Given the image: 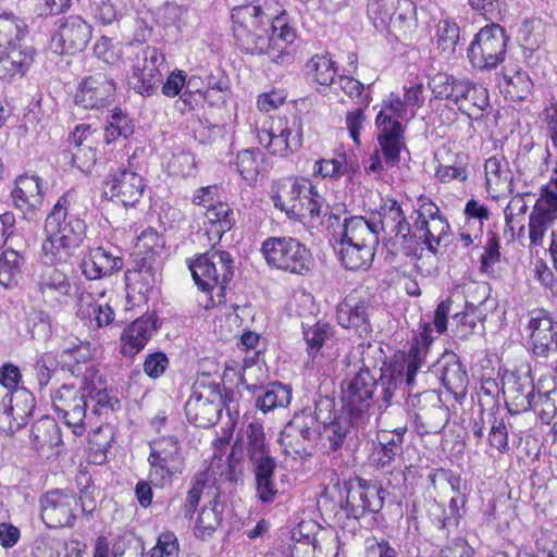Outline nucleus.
<instances>
[{
  "label": "nucleus",
  "instance_id": "nucleus-50",
  "mask_svg": "<svg viewBox=\"0 0 557 557\" xmlns=\"http://www.w3.org/2000/svg\"><path fill=\"white\" fill-rule=\"evenodd\" d=\"M304 339L307 344V351L315 356L324 343L333 337V326L329 322L318 321L314 324H302Z\"/></svg>",
  "mask_w": 557,
  "mask_h": 557
},
{
  "label": "nucleus",
  "instance_id": "nucleus-54",
  "mask_svg": "<svg viewBox=\"0 0 557 557\" xmlns=\"http://www.w3.org/2000/svg\"><path fill=\"white\" fill-rule=\"evenodd\" d=\"M222 520L221 512L216 508V502L211 500L205 505L195 522V535L201 540L212 535Z\"/></svg>",
  "mask_w": 557,
  "mask_h": 557
},
{
  "label": "nucleus",
  "instance_id": "nucleus-59",
  "mask_svg": "<svg viewBox=\"0 0 557 557\" xmlns=\"http://www.w3.org/2000/svg\"><path fill=\"white\" fill-rule=\"evenodd\" d=\"M133 131L134 126L128 117L121 110L115 109L107 121L103 138L107 144H111L120 137H128Z\"/></svg>",
  "mask_w": 557,
  "mask_h": 557
},
{
  "label": "nucleus",
  "instance_id": "nucleus-30",
  "mask_svg": "<svg viewBox=\"0 0 557 557\" xmlns=\"http://www.w3.org/2000/svg\"><path fill=\"white\" fill-rule=\"evenodd\" d=\"M301 188L302 183L292 177L278 182L271 195L274 206L290 218L301 220L304 216V207L299 202L302 196Z\"/></svg>",
  "mask_w": 557,
  "mask_h": 557
},
{
  "label": "nucleus",
  "instance_id": "nucleus-40",
  "mask_svg": "<svg viewBox=\"0 0 557 557\" xmlns=\"http://www.w3.org/2000/svg\"><path fill=\"white\" fill-rule=\"evenodd\" d=\"M498 85L506 98L519 101L528 97L532 84L525 72L517 65H508L504 69Z\"/></svg>",
  "mask_w": 557,
  "mask_h": 557
},
{
  "label": "nucleus",
  "instance_id": "nucleus-7",
  "mask_svg": "<svg viewBox=\"0 0 557 557\" xmlns=\"http://www.w3.org/2000/svg\"><path fill=\"white\" fill-rule=\"evenodd\" d=\"M269 265L285 272L305 275L310 271L311 253L293 237H269L261 246Z\"/></svg>",
  "mask_w": 557,
  "mask_h": 557
},
{
  "label": "nucleus",
  "instance_id": "nucleus-35",
  "mask_svg": "<svg viewBox=\"0 0 557 557\" xmlns=\"http://www.w3.org/2000/svg\"><path fill=\"white\" fill-rule=\"evenodd\" d=\"M484 170L488 189L496 193H513L512 172L504 156L496 154L486 159Z\"/></svg>",
  "mask_w": 557,
  "mask_h": 557
},
{
  "label": "nucleus",
  "instance_id": "nucleus-24",
  "mask_svg": "<svg viewBox=\"0 0 557 557\" xmlns=\"http://www.w3.org/2000/svg\"><path fill=\"white\" fill-rule=\"evenodd\" d=\"M143 177L127 169H120L106 183L104 194L115 198L123 206H134L143 196Z\"/></svg>",
  "mask_w": 557,
  "mask_h": 557
},
{
  "label": "nucleus",
  "instance_id": "nucleus-20",
  "mask_svg": "<svg viewBox=\"0 0 557 557\" xmlns=\"http://www.w3.org/2000/svg\"><path fill=\"white\" fill-rule=\"evenodd\" d=\"M91 39V27L81 16L72 15L61 23L51 44L55 52L75 54L83 51Z\"/></svg>",
  "mask_w": 557,
  "mask_h": 557
},
{
  "label": "nucleus",
  "instance_id": "nucleus-11",
  "mask_svg": "<svg viewBox=\"0 0 557 557\" xmlns=\"http://www.w3.org/2000/svg\"><path fill=\"white\" fill-rule=\"evenodd\" d=\"M164 69V54L156 47L146 46L134 59L128 86L141 96H152L162 79Z\"/></svg>",
  "mask_w": 557,
  "mask_h": 557
},
{
  "label": "nucleus",
  "instance_id": "nucleus-28",
  "mask_svg": "<svg viewBox=\"0 0 557 557\" xmlns=\"http://www.w3.org/2000/svg\"><path fill=\"white\" fill-rule=\"evenodd\" d=\"M503 392L507 409L511 414L531 409L535 396V386L531 377L512 375L504 384Z\"/></svg>",
  "mask_w": 557,
  "mask_h": 557
},
{
  "label": "nucleus",
  "instance_id": "nucleus-13",
  "mask_svg": "<svg viewBox=\"0 0 557 557\" xmlns=\"http://www.w3.org/2000/svg\"><path fill=\"white\" fill-rule=\"evenodd\" d=\"M52 407L65 424L73 429L74 434L82 435L85 431L88 400L84 385L79 388L64 384L51 395Z\"/></svg>",
  "mask_w": 557,
  "mask_h": 557
},
{
  "label": "nucleus",
  "instance_id": "nucleus-48",
  "mask_svg": "<svg viewBox=\"0 0 557 557\" xmlns=\"http://www.w3.org/2000/svg\"><path fill=\"white\" fill-rule=\"evenodd\" d=\"M202 91L205 101L212 107H221L231 95L230 79L221 72L210 74L206 77V86Z\"/></svg>",
  "mask_w": 557,
  "mask_h": 557
},
{
  "label": "nucleus",
  "instance_id": "nucleus-46",
  "mask_svg": "<svg viewBox=\"0 0 557 557\" xmlns=\"http://www.w3.org/2000/svg\"><path fill=\"white\" fill-rule=\"evenodd\" d=\"M356 426L350 417H334V419L319 426L318 438L325 441L331 450L339 449L346 436L348 435L350 428Z\"/></svg>",
  "mask_w": 557,
  "mask_h": 557
},
{
  "label": "nucleus",
  "instance_id": "nucleus-53",
  "mask_svg": "<svg viewBox=\"0 0 557 557\" xmlns=\"http://www.w3.org/2000/svg\"><path fill=\"white\" fill-rule=\"evenodd\" d=\"M26 24L13 14L0 15V48L9 49L25 36Z\"/></svg>",
  "mask_w": 557,
  "mask_h": 557
},
{
  "label": "nucleus",
  "instance_id": "nucleus-9",
  "mask_svg": "<svg viewBox=\"0 0 557 557\" xmlns=\"http://www.w3.org/2000/svg\"><path fill=\"white\" fill-rule=\"evenodd\" d=\"M318 431L312 411L305 409L285 425L278 442L287 456L304 459L313 455Z\"/></svg>",
  "mask_w": 557,
  "mask_h": 557
},
{
  "label": "nucleus",
  "instance_id": "nucleus-61",
  "mask_svg": "<svg viewBox=\"0 0 557 557\" xmlns=\"http://www.w3.org/2000/svg\"><path fill=\"white\" fill-rule=\"evenodd\" d=\"M488 443L492 448L504 454L509 450L508 431L505 421L495 417L492 412H487Z\"/></svg>",
  "mask_w": 557,
  "mask_h": 557
},
{
  "label": "nucleus",
  "instance_id": "nucleus-4",
  "mask_svg": "<svg viewBox=\"0 0 557 557\" xmlns=\"http://www.w3.org/2000/svg\"><path fill=\"white\" fill-rule=\"evenodd\" d=\"M246 433V456L255 475L257 496L262 503H271L278 493L274 479L275 458L271 455L269 445L265 443L261 424L249 423Z\"/></svg>",
  "mask_w": 557,
  "mask_h": 557
},
{
  "label": "nucleus",
  "instance_id": "nucleus-18",
  "mask_svg": "<svg viewBox=\"0 0 557 557\" xmlns=\"http://www.w3.org/2000/svg\"><path fill=\"white\" fill-rule=\"evenodd\" d=\"M527 329L530 332V349L534 356L547 358L557 352V321L547 311H532Z\"/></svg>",
  "mask_w": 557,
  "mask_h": 557
},
{
  "label": "nucleus",
  "instance_id": "nucleus-43",
  "mask_svg": "<svg viewBox=\"0 0 557 557\" xmlns=\"http://www.w3.org/2000/svg\"><path fill=\"white\" fill-rule=\"evenodd\" d=\"M25 263V250L7 247L0 257V285L9 288L22 277Z\"/></svg>",
  "mask_w": 557,
  "mask_h": 557
},
{
  "label": "nucleus",
  "instance_id": "nucleus-10",
  "mask_svg": "<svg viewBox=\"0 0 557 557\" xmlns=\"http://www.w3.org/2000/svg\"><path fill=\"white\" fill-rule=\"evenodd\" d=\"M508 37L498 24H490L480 29L468 48L471 64L480 70L496 67L504 61Z\"/></svg>",
  "mask_w": 557,
  "mask_h": 557
},
{
  "label": "nucleus",
  "instance_id": "nucleus-45",
  "mask_svg": "<svg viewBox=\"0 0 557 557\" xmlns=\"http://www.w3.org/2000/svg\"><path fill=\"white\" fill-rule=\"evenodd\" d=\"M406 428H397L394 431H382L377 435L380 448L376 450V462L384 467L394 461L403 450L404 434Z\"/></svg>",
  "mask_w": 557,
  "mask_h": 557
},
{
  "label": "nucleus",
  "instance_id": "nucleus-12",
  "mask_svg": "<svg viewBox=\"0 0 557 557\" xmlns=\"http://www.w3.org/2000/svg\"><path fill=\"white\" fill-rule=\"evenodd\" d=\"M258 141L274 156L287 157L296 152L302 144L301 122L296 117L292 120L277 117L272 120L269 128L258 131Z\"/></svg>",
  "mask_w": 557,
  "mask_h": 557
},
{
  "label": "nucleus",
  "instance_id": "nucleus-44",
  "mask_svg": "<svg viewBox=\"0 0 557 557\" xmlns=\"http://www.w3.org/2000/svg\"><path fill=\"white\" fill-rule=\"evenodd\" d=\"M17 424L23 428L35 409V398L26 388H14L2 397Z\"/></svg>",
  "mask_w": 557,
  "mask_h": 557
},
{
  "label": "nucleus",
  "instance_id": "nucleus-21",
  "mask_svg": "<svg viewBox=\"0 0 557 557\" xmlns=\"http://www.w3.org/2000/svg\"><path fill=\"white\" fill-rule=\"evenodd\" d=\"M115 82L103 73L86 77L75 95V103L85 109H100L112 103Z\"/></svg>",
  "mask_w": 557,
  "mask_h": 557
},
{
  "label": "nucleus",
  "instance_id": "nucleus-51",
  "mask_svg": "<svg viewBox=\"0 0 557 557\" xmlns=\"http://www.w3.org/2000/svg\"><path fill=\"white\" fill-rule=\"evenodd\" d=\"M308 74L319 85L329 86L334 83L337 69L334 61L326 54H315L306 64Z\"/></svg>",
  "mask_w": 557,
  "mask_h": 557
},
{
  "label": "nucleus",
  "instance_id": "nucleus-15",
  "mask_svg": "<svg viewBox=\"0 0 557 557\" xmlns=\"http://www.w3.org/2000/svg\"><path fill=\"white\" fill-rule=\"evenodd\" d=\"M410 404L416 408L414 425L421 436L436 434L447 424L448 408L435 392L425 391L410 396Z\"/></svg>",
  "mask_w": 557,
  "mask_h": 557
},
{
  "label": "nucleus",
  "instance_id": "nucleus-42",
  "mask_svg": "<svg viewBox=\"0 0 557 557\" xmlns=\"http://www.w3.org/2000/svg\"><path fill=\"white\" fill-rule=\"evenodd\" d=\"M414 227L422 234L424 243L431 252H436L437 247L446 245L448 238L449 224L443 216L431 220L417 219Z\"/></svg>",
  "mask_w": 557,
  "mask_h": 557
},
{
  "label": "nucleus",
  "instance_id": "nucleus-25",
  "mask_svg": "<svg viewBox=\"0 0 557 557\" xmlns=\"http://www.w3.org/2000/svg\"><path fill=\"white\" fill-rule=\"evenodd\" d=\"M81 268L87 280H100L119 272L123 268V259L103 247H96L84 257Z\"/></svg>",
  "mask_w": 557,
  "mask_h": 557
},
{
  "label": "nucleus",
  "instance_id": "nucleus-29",
  "mask_svg": "<svg viewBox=\"0 0 557 557\" xmlns=\"http://www.w3.org/2000/svg\"><path fill=\"white\" fill-rule=\"evenodd\" d=\"M14 206L25 214L35 212L44 201L42 181L38 176L22 175L11 191Z\"/></svg>",
  "mask_w": 557,
  "mask_h": 557
},
{
  "label": "nucleus",
  "instance_id": "nucleus-38",
  "mask_svg": "<svg viewBox=\"0 0 557 557\" xmlns=\"http://www.w3.org/2000/svg\"><path fill=\"white\" fill-rule=\"evenodd\" d=\"M29 438L33 447L42 453L62 444L60 428L50 417H42L32 425Z\"/></svg>",
  "mask_w": 557,
  "mask_h": 557
},
{
  "label": "nucleus",
  "instance_id": "nucleus-22",
  "mask_svg": "<svg viewBox=\"0 0 557 557\" xmlns=\"http://www.w3.org/2000/svg\"><path fill=\"white\" fill-rule=\"evenodd\" d=\"M369 309L367 301L351 293L338 305L336 318L343 327L352 330L361 338L368 337L372 333Z\"/></svg>",
  "mask_w": 557,
  "mask_h": 557
},
{
  "label": "nucleus",
  "instance_id": "nucleus-37",
  "mask_svg": "<svg viewBox=\"0 0 557 557\" xmlns=\"http://www.w3.org/2000/svg\"><path fill=\"white\" fill-rule=\"evenodd\" d=\"M429 87L436 98L445 99L459 107L465 92L469 91V81L446 73H437L429 81Z\"/></svg>",
  "mask_w": 557,
  "mask_h": 557
},
{
  "label": "nucleus",
  "instance_id": "nucleus-34",
  "mask_svg": "<svg viewBox=\"0 0 557 557\" xmlns=\"http://www.w3.org/2000/svg\"><path fill=\"white\" fill-rule=\"evenodd\" d=\"M339 240L377 246L379 227L363 216H350L344 220Z\"/></svg>",
  "mask_w": 557,
  "mask_h": 557
},
{
  "label": "nucleus",
  "instance_id": "nucleus-32",
  "mask_svg": "<svg viewBox=\"0 0 557 557\" xmlns=\"http://www.w3.org/2000/svg\"><path fill=\"white\" fill-rule=\"evenodd\" d=\"M380 216V228L389 236H400L404 239L410 234V224L407 221L405 213L395 199H386L380 206L377 211Z\"/></svg>",
  "mask_w": 557,
  "mask_h": 557
},
{
  "label": "nucleus",
  "instance_id": "nucleus-31",
  "mask_svg": "<svg viewBox=\"0 0 557 557\" xmlns=\"http://www.w3.org/2000/svg\"><path fill=\"white\" fill-rule=\"evenodd\" d=\"M34 61L33 50L22 45L12 46L0 54V79L22 77Z\"/></svg>",
  "mask_w": 557,
  "mask_h": 557
},
{
  "label": "nucleus",
  "instance_id": "nucleus-5",
  "mask_svg": "<svg viewBox=\"0 0 557 557\" xmlns=\"http://www.w3.org/2000/svg\"><path fill=\"white\" fill-rule=\"evenodd\" d=\"M367 13L376 29L396 39H406L417 26V9L411 0H369Z\"/></svg>",
  "mask_w": 557,
  "mask_h": 557
},
{
  "label": "nucleus",
  "instance_id": "nucleus-14",
  "mask_svg": "<svg viewBox=\"0 0 557 557\" xmlns=\"http://www.w3.org/2000/svg\"><path fill=\"white\" fill-rule=\"evenodd\" d=\"M221 401L219 385H194L193 393L185 404V414L196 426H212L219 421Z\"/></svg>",
  "mask_w": 557,
  "mask_h": 557
},
{
  "label": "nucleus",
  "instance_id": "nucleus-8",
  "mask_svg": "<svg viewBox=\"0 0 557 557\" xmlns=\"http://www.w3.org/2000/svg\"><path fill=\"white\" fill-rule=\"evenodd\" d=\"M189 270L201 290L219 288L223 292L234 275V260L227 251L210 250L193 261Z\"/></svg>",
  "mask_w": 557,
  "mask_h": 557
},
{
  "label": "nucleus",
  "instance_id": "nucleus-16",
  "mask_svg": "<svg viewBox=\"0 0 557 557\" xmlns=\"http://www.w3.org/2000/svg\"><path fill=\"white\" fill-rule=\"evenodd\" d=\"M384 495L385 491L381 486L356 478L348 485L344 509L355 519H360L367 513H376L383 508Z\"/></svg>",
  "mask_w": 557,
  "mask_h": 557
},
{
  "label": "nucleus",
  "instance_id": "nucleus-27",
  "mask_svg": "<svg viewBox=\"0 0 557 557\" xmlns=\"http://www.w3.org/2000/svg\"><path fill=\"white\" fill-rule=\"evenodd\" d=\"M92 134L89 125H79L70 135L69 151L72 156V163L82 172H90L97 161Z\"/></svg>",
  "mask_w": 557,
  "mask_h": 557
},
{
  "label": "nucleus",
  "instance_id": "nucleus-39",
  "mask_svg": "<svg viewBox=\"0 0 557 557\" xmlns=\"http://www.w3.org/2000/svg\"><path fill=\"white\" fill-rule=\"evenodd\" d=\"M84 391L87 394V399L90 398L95 401L92 413L100 414L102 409L113 410L117 403L109 396L106 381L101 375H98V370L94 367H88L84 373Z\"/></svg>",
  "mask_w": 557,
  "mask_h": 557
},
{
  "label": "nucleus",
  "instance_id": "nucleus-64",
  "mask_svg": "<svg viewBox=\"0 0 557 557\" xmlns=\"http://www.w3.org/2000/svg\"><path fill=\"white\" fill-rule=\"evenodd\" d=\"M531 409L544 424H549L557 414V393L535 395Z\"/></svg>",
  "mask_w": 557,
  "mask_h": 557
},
{
  "label": "nucleus",
  "instance_id": "nucleus-33",
  "mask_svg": "<svg viewBox=\"0 0 557 557\" xmlns=\"http://www.w3.org/2000/svg\"><path fill=\"white\" fill-rule=\"evenodd\" d=\"M435 371L448 392L455 395L465 393L468 385V375L455 355L441 358L435 366Z\"/></svg>",
  "mask_w": 557,
  "mask_h": 557
},
{
  "label": "nucleus",
  "instance_id": "nucleus-62",
  "mask_svg": "<svg viewBox=\"0 0 557 557\" xmlns=\"http://www.w3.org/2000/svg\"><path fill=\"white\" fill-rule=\"evenodd\" d=\"M467 503V494H457L449 500V515L438 516L433 519V522L438 529L449 531L451 528H457L460 518L465 515V505Z\"/></svg>",
  "mask_w": 557,
  "mask_h": 557
},
{
  "label": "nucleus",
  "instance_id": "nucleus-56",
  "mask_svg": "<svg viewBox=\"0 0 557 557\" xmlns=\"http://www.w3.org/2000/svg\"><path fill=\"white\" fill-rule=\"evenodd\" d=\"M459 26L451 20H440L435 27V44L444 53L451 54L459 40Z\"/></svg>",
  "mask_w": 557,
  "mask_h": 557
},
{
  "label": "nucleus",
  "instance_id": "nucleus-36",
  "mask_svg": "<svg viewBox=\"0 0 557 557\" xmlns=\"http://www.w3.org/2000/svg\"><path fill=\"white\" fill-rule=\"evenodd\" d=\"M376 246L339 240L335 247L343 265L351 271L367 270L373 262Z\"/></svg>",
  "mask_w": 557,
  "mask_h": 557
},
{
  "label": "nucleus",
  "instance_id": "nucleus-6",
  "mask_svg": "<svg viewBox=\"0 0 557 557\" xmlns=\"http://www.w3.org/2000/svg\"><path fill=\"white\" fill-rule=\"evenodd\" d=\"M148 478L154 487L164 488L185 469L182 445L176 436H161L149 443Z\"/></svg>",
  "mask_w": 557,
  "mask_h": 557
},
{
  "label": "nucleus",
  "instance_id": "nucleus-57",
  "mask_svg": "<svg viewBox=\"0 0 557 557\" xmlns=\"http://www.w3.org/2000/svg\"><path fill=\"white\" fill-rule=\"evenodd\" d=\"M453 319L456 322L458 336L460 338H467L474 332L478 322L483 321L484 317L478 306L466 301L465 310L454 312Z\"/></svg>",
  "mask_w": 557,
  "mask_h": 557
},
{
  "label": "nucleus",
  "instance_id": "nucleus-55",
  "mask_svg": "<svg viewBox=\"0 0 557 557\" xmlns=\"http://www.w3.org/2000/svg\"><path fill=\"white\" fill-rule=\"evenodd\" d=\"M127 297L134 301H146L154 285V273H126Z\"/></svg>",
  "mask_w": 557,
  "mask_h": 557
},
{
  "label": "nucleus",
  "instance_id": "nucleus-1",
  "mask_svg": "<svg viewBox=\"0 0 557 557\" xmlns=\"http://www.w3.org/2000/svg\"><path fill=\"white\" fill-rule=\"evenodd\" d=\"M73 200L71 191L61 196L46 218L45 239L39 253L40 260L50 265L40 275L41 294L46 299L59 302L71 295L72 284L55 265L66 264L76 256L86 232L85 222L74 213Z\"/></svg>",
  "mask_w": 557,
  "mask_h": 557
},
{
  "label": "nucleus",
  "instance_id": "nucleus-47",
  "mask_svg": "<svg viewBox=\"0 0 557 557\" xmlns=\"http://www.w3.org/2000/svg\"><path fill=\"white\" fill-rule=\"evenodd\" d=\"M262 158L263 153L258 148L244 149L236 154L234 161L236 170L249 185L257 182Z\"/></svg>",
  "mask_w": 557,
  "mask_h": 557
},
{
  "label": "nucleus",
  "instance_id": "nucleus-26",
  "mask_svg": "<svg viewBox=\"0 0 557 557\" xmlns=\"http://www.w3.org/2000/svg\"><path fill=\"white\" fill-rule=\"evenodd\" d=\"M375 123L380 132L377 140L385 161L391 164L397 163L404 147L405 129L401 122H392L383 112L377 114Z\"/></svg>",
  "mask_w": 557,
  "mask_h": 557
},
{
  "label": "nucleus",
  "instance_id": "nucleus-60",
  "mask_svg": "<svg viewBox=\"0 0 557 557\" xmlns=\"http://www.w3.org/2000/svg\"><path fill=\"white\" fill-rule=\"evenodd\" d=\"M314 171L324 178L337 180L352 170V165L347 162L346 154H338L335 158L321 159L315 163Z\"/></svg>",
  "mask_w": 557,
  "mask_h": 557
},
{
  "label": "nucleus",
  "instance_id": "nucleus-49",
  "mask_svg": "<svg viewBox=\"0 0 557 557\" xmlns=\"http://www.w3.org/2000/svg\"><path fill=\"white\" fill-rule=\"evenodd\" d=\"M487 107V89L469 81V91L465 92L458 109L470 117H478Z\"/></svg>",
  "mask_w": 557,
  "mask_h": 557
},
{
  "label": "nucleus",
  "instance_id": "nucleus-23",
  "mask_svg": "<svg viewBox=\"0 0 557 557\" xmlns=\"http://www.w3.org/2000/svg\"><path fill=\"white\" fill-rule=\"evenodd\" d=\"M157 321L154 314H144L128 324L120 337V352L124 357H134L141 351L157 331Z\"/></svg>",
  "mask_w": 557,
  "mask_h": 557
},
{
  "label": "nucleus",
  "instance_id": "nucleus-17",
  "mask_svg": "<svg viewBox=\"0 0 557 557\" xmlns=\"http://www.w3.org/2000/svg\"><path fill=\"white\" fill-rule=\"evenodd\" d=\"M77 505L73 493L63 490L49 491L40 498L42 521L48 528L73 527Z\"/></svg>",
  "mask_w": 557,
  "mask_h": 557
},
{
  "label": "nucleus",
  "instance_id": "nucleus-63",
  "mask_svg": "<svg viewBox=\"0 0 557 557\" xmlns=\"http://www.w3.org/2000/svg\"><path fill=\"white\" fill-rule=\"evenodd\" d=\"M207 482L208 474L206 472H199L191 479L183 509L186 518H193L203 494V490L206 488Z\"/></svg>",
  "mask_w": 557,
  "mask_h": 557
},
{
  "label": "nucleus",
  "instance_id": "nucleus-19",
  "mask_svg": "<svg viewBox=\"0 0 557 557\" xmlns=\"http://www.w3.org/2000/svg\"><path fill=\"white\" fill-rule=\"evenodd\" d=\"M529 238L532 246H542L547 230H557V193L548 186L541 191L529 216Z\"/></svg>",
  "mask_w": 557,
  "mask_h": 557
},
{
  "label": "nucleus",
  "instance_id": "nucleus-58",
  "mask_svg": "<svg viewBox=\"0 0 557 557\" xmlns=\"http://www.w3.org/2000/svg\"><path fill=\"white\" fill-rule=\"evenodd\" d=\"M208 221L215 226L216 233L230 231L235 223V214L227 203L214 201L206 211Z\"/></svg>",
  "mask_w": 557,
  "mask_h": 557
},
{
  "label": "nucleus",
  "instance_id": "nucleus-3",
  "mask_svg": "<svg viewBox=\"0 0 557 557\" xmlns=\"http://www.w3.org/2000/svg\"><path fill=\"white\" fill-rule=\"evenodd\" d=\"M232 21L236 46L242 52L267 54L281 66L294 62L292 45L296 32L288 25L285 13L274 16L260 4H245L232 10Z\"/></svg>",
  "mask_w": 557,
  "mask_h": 557
},
{
  "label": "nucleus",
  "instance_id": "nucleus-52",
  "mask_svg": "<svg viewBox=\"0 0 557 557\" xmlns=\"http://www.w3.org/2000/svg\"><path fill=\"white\" fill-rule=\"evenodd\" d=\"M301 195L299 202L304 207V216L300 221H314L327 213L329 207L324 203V198L311 184L302 183Z\"/></svg>",
  "mask_w": 557,
  "mask_h": 557
},
{
  "label": "nucleus",
  "instance_id": "nucleus-41",
  "mask_svg": "<svg viewBox=\"0 0 557 557\" xmlns=\"http://www.w3.org/2000/svg\"><path fill=\"white\" fill-rule=\"evenodd\" d=\"M260 394L256 396L255 406L263 413L276 408H285L292 400V388L281 382H274L267 387L259 388Z\"/></svg>",
  "mask_w": 557,
  "mask_h": 557
},
{
  "label": "nucleus",
  "instance_id": "nucleus-2",
  "mask_svg": "<svg viewBox=\"0 0 557 557\" xmlns=\"http://www.w3.org/2000/svg\"><path fill=\"white\" fill-rule=\"evenodd\" d=\"M422 364V349L414 345L388 374L381 373L375 377L370 369L361 368L348 375L342 382L343 407L356 428H364L376 408H388L398 384L405 380L407 385H411Z\"/></svg>",
  "mask_w": 557,
  "mask_h": 557
}]
</instances>
